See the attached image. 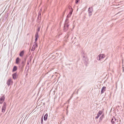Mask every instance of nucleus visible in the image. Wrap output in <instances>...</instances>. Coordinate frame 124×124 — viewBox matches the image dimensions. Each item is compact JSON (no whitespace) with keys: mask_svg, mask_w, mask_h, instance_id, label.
<instances>
[{"mask_svg":"<svg viewBox=\"0 0 124 124\" xmlns=\"http://www.w3.org/2000/svg\"><path fill=\"white\" fill-rule=\"evenodd\" d=\"M43 117L42 116V117L41 118V124H43Z\"/></svg>","mask_w":124,"mask_h":124,"instance_id":"obj_21","label":"nucleus"},{"mask_svg":"<svg viewBox=\"0 0 124 124\" xmlns=\"http://www.w3.org/2000/svg\"><path fill=\"white\" fill-rule=\"evenodd\" d=\"M92 12H89V16H90L92 15Z\"/></svg>","mask_w":124,"mask_h":124,"instance_id":"obj_23","label":"nucleus"},{"mask_svg":"<svg viewBox=\"0 0 124 124\" xmlns=\"http://www.w3.org/2000/svg\"><path fill=\"white\" fill-rule=\"evenodd\" d=\"M117 107H118V108H119V107L120 106H117Z\"/></svg>","mask_w":124,"mask_h":124,"instance_id":"obj_29","label":"nucleus"},{"mask_svg":"<svg viewBox=\"0 0 124 124\" xmlns=\"http://www.w3.org/2000/svg\"><path fill=\"white\" fill-rule=\"evenodd\" d=\"M40 16H41V13H40V12L39 13V15L38 16V19H39L40 18Z\"/></svg>","mask_w":124,"mask_h":124,"instance_id":"obj_19","label":"nucleus"},{"mask_svg":"<svg viewBox=\"0 0 124 124\" xmlns=\"http://www.w3.org/2000/svg\"><path fill=\"white\" fill-rule=\"evenodd\" d=\"M33 45H34V46L35 45V47L36 48V47H37L38 46V45L37 44H34Z\"/></svg>","mask_w":124,"mask_h":124,"instance_id":"obj_24","label":"nucleus"},{"mask_svg":"<svg viewBox=\"0 0 124 124\" xmlns=\"http://www.w3.org/2000/svg\"><path fill=\"white\" fill-rule=\"evenodd\" d=\"M29 62L28 61L27 62V65H28L29 64Z\"/></svg>","mask_w":124,"mask_h":124,"instance_id":"obj_27","label":"nucleus"},{"mask_svg":"<svg viewBox=\"0 0 124 124\" xmlns=\"http://www.w3.org/2000/svg\"><path fill=\"white\" fill-rule=\"evenodd\" d=\"M40 27H38L37 29V31H39L40 30Z\"/></svg>","mask_w":124,"mask_h":124,"instance_id":"obj_26","label":"nucleus"},{"mask_svg":"<svg viewBox=\"0 0 124 124\" xmlns=\"http://www.w3.org/2000/svg\"><path fill=\"white\" fill-rule=\"evenodd\" d=\"M13 82L12 81L11 78H9L7 81V83L8 86L10 85L11 83Z\"/></svg>","mask_w":124,"mask_h":124,"instance_id":"obj_5","label":"nucleus"},{"mask_svg":"<svg viewBox=\"0 0 124 124\" xmlns=\"http://www.w3.org/2000/svg\"><path fill=\"white\" fill-rule=\"evenodd\" d=\"M116 120V119L115 118H112L111 119V122H115V121Z\"/></svg>","mask_w":124,"mask_h":124,"instance_id":"obj_17","label":"nucleus"},{"mask_svg":"<svg viewBox=\"0 0 124 124\" xmlns=\"http://www.w3.org/2000/svg\"><path fill=\"white\" fill-rule=\"evenodd\" d=\"M112 124H115V122H112Z\"/></svg>","mask_w":124,"mask_h":124,"instance_id":"obj_28","label":"nucleus"},{"mask_svg":"<svg viewBox=\"0 0 124 124\" xmlns=\"http://www.w3.org/2000/svg\"><path fill=\"white\" fill-rule=\"evenodd\" d=\"M89 12H92L93 11V9L92 8H89L88 9Z\"/></svg>","mask_w":124,"mask_h":124,"instance_id":"obj_16","label":"nucleus"},{"mask_svg":"<svg viewBox=\"0 0 124 124\" xmlns=\"http://www.w3.org/2000/svg\"><path fill=\"white\" fill-rule=\"evenodd\" d=\"M5 99L4 95L1 98H0V103L1 104L2 101H4Z\"/></svg>","mask_w":124,"mask_h":124,"instance_id":"obj_6","label":"nucleus"},{"mask_svg":"<svg viewBox=\"0 0 124 124\" xmlns=\"http://www.w3.org/2000/svg\"><path fill=\"white\" fill-rule=\"evenodd\" d=\"M102 112L101 111H99L98 114H97V116L95 117V119H97L99 117L100 115L102 114Z\"/></svg>","mask_w":124,"mask_h":124,"instance_id":"obj_7","label":"nucleus"},{"mask_svg":"<svg viewBox=\"0 0 124 124\" xmlns=\"http://www.w3.org/2000/svg\"><path fill=\"white\" fill-rule=\"evenodd\" d=\"M26 58H24V60L22 61L21 62V65L23 67L25 65V63L26 61Z\"/></svg>","mask_w":124,"mask_h":124,"instance_id":"obj_10","label":"nucleus"},{"mask_svg":"<svg viewBox=\"0 0 124 124\" xmlns=\"http://www.w3.org/2000/svg\"><path fill=\"white\" fill-rule=\"evenodd\" d=\"M104 117V116L103 115H102L101 117H100V120L101 121L102 120V119Z\"/></svg>","mask_w":124,"mask_h":124,"instance_id":"obj_20","label":"nucleus"},{"mask_svg":"<svg viewBox=\"0 0 124 124\" xmlns=\"http://www.w3.org/2000/svg\"><path fill=\"white\" fill-rule=\"evenodd\" d=\"M48 116V115L47 114H46L44 116V119L45 121H46L47 119Z\"/></svg>","mask_w":124,"mask_h":124,"instance_id":"obj_15","label":"nucleus"},{"mask_svg":"<svg viewBox=\"0 0 124 124\" xmlns=\"http://www.w3.org/2000/svg\"><path fill=\"white\" fill-rule=\"evenodd\" d=\"M24 51L23 50L21 52H20V54H19V55L21 57H23V55L24 54Z\"/></svg>","mask_w":124,"mask_h":124,"instance_id":"obj_12","label":"nucleus"},{"mask_svg":"<svg viewBox=\"0 0 124 124\" xmlns=\"http://www.w3.org/2000/svg\"><path fill=\"white\" fill-rule=\"evenodd\" d=\"M105 57V56L104 54H100L98 56L97 58L98 60H100L103 59Z\"/></svg>","mask_w":124,"mask_h":124,"instance_id":"obj_1","label":"nucleus"},{"mask_svg":"<svg viewBox=\"0 0 124 124\" xmlns=\"http://www.w3.org/2000/svg\"><path fill=\"white\" fill-rule=\"evenodd\" d=\"M73 10L71 9V10L70 11L69 14L67 16V18H69L70 17L72 14Z\"/></svg>","mask_w":124,"mask_h":124,"instance_id":"obj_13","label":"nucleus"},{"mask_svg":"<svg viewBox=\"0 0 124 124\" xmlns=\"http://www.w3.org/2000/svg\"><path fill=\"white\" fill-rule=\"evenodd\" d=\"M39 37L38 32H37L35 35V41L34 42V44H37L36 43V41L38 40V37Z\"/></svg>","mask_w":124,"mask_h":124,"instance_id":"obj_4","label":"nucleus"},{"mask_svg":"<svg viewBox=\"0 0 124 124\" xmlns=\"http://www.w3.org/2000/svg\"><path fill=\"white\" fill-rule=\"evenodd\" d=\"M35 45H33V46L32 47V49H31V51H33L35 49Z\"/></svg>","mask_w":124,"mask_h":124,"instance_id":"obj_18","label":"nucleus"},{"mask_svg":"<svg viewBox=\"0 0 124 124\" xmlns=\"http://www.w3.org/2000/svg\"><path fill=\"white\" fill-rule=\"evenodd\" d=\"M79 0H76V3H77Z\"/></svg>","mask_w":124,"mask_h":124,"instance_id":"obj_25","label":"nucleus"},{"mask_svg":"<svg viewBox=\"0 0 124 124\" xmlns=\"http://www.w3.org/2000/svg\"><path fill=\"white\" fill-rule=\"evenodd\" d=\"M106 89V87L104 86H103L102 87L101 92V94H102L105 91Z\"/></svg>","mask_w":124,"mask_h":124,"instance_id":"obj_9","label":"nucleus"},{"mask_svg":"<svg viewBox=\"0 0 124 124\" xmlns=\"http://www.w3.org/2000/svg\"><path fill=\"white\" fill-rule=\"evenodd\" d=\"M20 61V59L19 57H17L16 59V63L17 64H18L19 62Z\"/></svg>","mask_w":124,"mask_h":124,"instance_id":"obj_11","label":"nucleus"},{"mask_svg":"<svg viewBox=\"0 0 124 124\" xmlns=\"http://www.w3.org/2000/svg\"><path fill=\"white\" fill-rule=\"evenodd\" d=\"M17 74L16 73H14L12 75L13 79H16V78Z\"/></svg>","mask_w":124,"mask_h":124,"instance_id":"obj_8","label":"nucleus"},{"mask_svg":"<svg viewBox=\"0 0 124 124\" xmlns=\"http://www.w3.org/2000/svg\"><path fill=\"white\" fill-rule=\"evenodd\" d=\"M6 104L5 102H4L3 104V106L2 107V112H4L6 109Z\"/></svg>","mask_w":124,"mask_h":124,"instance_id":"obj_3","label":"nucleus"},{"mask_svg":"<svg viewBox=\"0 0 124 124\" xmlns=\"http://www.w3.org/2000/svg\"><path fill=\"white\" fill-rule=\"evenodd\" d=\"M69 8L70 9V11L71 10V9L73 10L72 8L70 6H69Z\"/></svg>","mask_w":124,"mask_h":124,"instance_id":"obj_22","label":"nucleus"},{"mask_svg":"<svg viewBox=\"0 0 124 124\" xmlns=\"http://www.w3.org/2000/svg\"><path fill=\"white\" fill-rule=\"evenodd\" d=\"M17 69V67L16 66H14L12 70V71L14 72L16 71Z\"/></svg>","mask_w":124,"mask_h":124,"instance_id":"obj_14","label":"nucleus"},{"mask_svg":"<svg viewBox=\"0 0 124 124\" xmlns=\"http://www.w3.org/2000/svg\"><path fill=\"white\" fill-rule=\"evenodd\" d=\"M68 19L66 18L65 21L64 25V27L65 28L68 27L69 26V25L68 24Z\"/></svg>","mask_w":124,"mask_h":124,"instance_id":"obj_2","label":"nucleus"}]
</instances>
